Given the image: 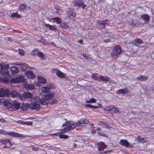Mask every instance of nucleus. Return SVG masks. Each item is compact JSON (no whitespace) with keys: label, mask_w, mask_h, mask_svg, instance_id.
Masks as SVG:
<instances>
[{"label":"nucleus","mask_w":154,"mask_h":154,"mask_svg":"<svg viewBox=\"0 0 154 154\" xmlns=\"http://www.w3.org/2000/svg\"><path fill=\"white\" fill-rule=\"evenodd\" d=\"M60 26L62 28H65V29H66L68 27L67 23H61Z\"/></svg>","instance_id":"37998d69"},{"label":"nucleus","mask_w":154,"mask_h":154,"mask_svg":"<svg viewBox=\"0 0 154 154\" xmlns=\"http://www.w3.org/2000/svg\"><path fill=\"white\" fill-rule=\"evenodd\" d=\"M129 91L128 88H125L119 90L117 91L116 93L117 94H122L128 93L129 92Z\"/></svg>","instance_id":"dca6fc26"},{"label":"nucleus","mask_w":154,"mask_h":154,"mask_svg":"<svg viewBox=\"0 0 154 154\" xmlns=\"http://www.w3.org/2000/svg\"><path fill=\"white\" fill-rule=\"evenodd\" d=\"M5 121L4 119L0 118V122H3Z\"/></svg>","instance_id":"338daca9"},{"label":"nucleus","mask_w":154,"mask_h":154,"mask_svg":"<svg viewBox=\"0 0 154 154\" xmlns=\"http://www.w3.org/2000/svg\"><path fill=\"white\" fill-rule=\"evenodd\" d=\"M0 134L5 135L6 134V132L3 129H1L0 130Z\"/></svg>","instance_id":"6e6d98bb"},{"label":"nucleus","mask_w":154,"mask_h":154,"mask_svg":"<svg viewBox=\"0 0 154 154\" xmlns=\"http://www.w3.org/2000/svg\"><path fill=\"white\" fill-rule=\"evenodd\" d=\"M9 65L8 64L5 65L3 68H4V70H8V69H9Z\"/></svg>","instance_id":"603ef678"},{"label":"nucleus","mask_w":154,"mask_h":154,"mask_svg":"<svg viewBox=\"0 0 154 154\" xmlns=\"http://www.w3.org/2000/svg\"><path fill=\"white\" fill-rule=\"evenodd\" d=\"M78 42L80 43L81 44H83V41L82 39H81L78 41Z\"/></svg>","instance_id":"69168bd1"},{"label":"nucleus","mask_w":154,"mask_h":154,"mask_svg":"<svg viewBox=\"0 0 154 154\" xmlns=\"http://www.w3.org/2000/svg\"><path fill=\"white\" fill-rule=\"evenodd\" d=\"M97 145L98 150L99 151L103 150L107 147V145L103 142H99L97 143Z\"/></svg>","instance_id":"f8f14e48"},{"label":"nucleus","mask_w":154,"mask_h":154,"mask_svg":"<svg viewBox=\"0 0 154 154\" xmlns=\"http://www.w3.org/2000/svg\"><path fill=\"white\" fill-rule=\"evenodd\" d=\"M100 79L102 81H105L107 82L109 81V77L107 76H103L101 75L99 77Z\"/></svg>","instance_id":"c756f323"},{"label":"nucleus","mask_w":154,"mask_h":154,"mask_svg":"<svg viewBox=\"0 0 154 154\" xmlns=\"http://www.w3.org/2000/svg\"><path fill=\"white\" fill-rule=\"evenodd\" d=\"M0 143L3 145H5L3 146L4 149L9 148L12 146L10 140L8 138L0 140Z\"/></svg>","instance_id":"39448f33"},{"label":"nucleus","mask_w":154,"mask_h":154,"mask_svg":"<svg viewBox=\"0 0 154 154\" xmlns=\"http://www.w3.org/2000/svg\"><path fill=\"white\" fill-rule=\"evenodd\" d=\"M92 106L90 104H85V106L86 108H92Z\"/></svg>","instance_id":"4d7b16f0"},{"label":"nucleus","mask_w":154,"mask_h":154,"mask_svg":"<svg viewBox=\"0 0 154 154\" xmlns=\"http://www.w3.org/2000/svg\"><path fill=\"white\" fill-rule=\"evenodd\" d=\"M7 134L15 137H22V135L20 134L15 132H8L7 133Z\"/></svg>","instance_id":"f3484780"},{"label":"nucleus","mask_w":154,"mask_h":154,"mask_svg":"<svg viewBox=\"0 0 154 154\" xmlns=\"http://www.w3.org/2000/svg\"><path fill=\"white\" fill-rule=\"evenodd\" d=\"M98 134L101 135L103 136V135L102 134V133L100 132H98L97 133Z\"/></svg>","instance_id":"774afa93"},{"label":"nucleus","mask_w":154,"mask_h":154,"mask_svg":"<svg viewBox=\"0 0 154 154\" xmlns=\"http://www.w3.org/2000/svg\"><path fill=\"white\" fill-rule=\"evenodd\" d=\"M68 137H69L68 135L64 134H60L59 135V137L60 138H62L64 139H67Z\"/></svg>","instance_id":"a18cd8bd"},{"label":"nucleus","mask_w":154,"mask_h":154,"mask_svg":"<svg viewBox=\"0 0 154 154\" xmlns=\"http://www.w3.org/2000/svg\"><path fill=\"white\" fill-rule=\"evenodd\" d=\"M0 81L2 82L7 83L8 82L9 79L7 77H2L0 78Z\"/></svg>","instance_id":"473e14b6"},{"label":"nucleus","mask_w":154,"mask_h":154,"mask_svg":"<svg viewBox=\"0 0 154 154\" xmlns=\"http://www.w3.org/2000/svg\"><path fill=\"white\" fill-rule=\"evenodd\" d=\"M11 17L19 18L21 17V15L18 14L17 12L13 13L10 16Z\"/></svg>","instance_id":"c85d7f7f"},{"label":"nucleus","mask_w":154,"mask_h":154,"mask_svg":"<svg viewBox=\"0 0 154 154\" xmlns=\"http://www.w3.org/2000/svg\"><path fill=\"white\" fill-rule=\"evenodd\" d=\"M54 94H46L44 95V98L41 99H43L47 103V105L49 103L48 101L51 100L52 98L54 97Z\"/></svg>","instance_id":"9d476101"},{"label":"nucleus","mask_w":154,"mask_h":154,"mask_svg":"<svg viewBox=\"0 0 154 154\" xmlns=\"http://www.w3.org/2000/svg\"><path fill=\"white\" fill-rule=\"evenodd\" d=\"M41 90L43 93H46L49 92L50 91V89L47 87L43 86L41 88Z\"/></svg>","instance_id":"393cba45"},{"label":"nucleus","mask_w":154,"mask_h":154,"mask_svg":"<svg viewBox=\"0 0 154 154\" xmlns=\"http://www.w3.org/2000/svg\"><path fill=\"white\" fill-rule=\"evenodd\" d=\"M99 106H93V105L92 106V108H94V109L98 108H99Z\"/></svg>","instance_id":"e2e57ef3"},{"label":"nucleus","mask_w":154,"mask_h":154,"mask_svg":"<svg viewBox=\"0 0 154 154\" xmlns=\"http://www.w3.org/2000/svg\"><path fill=\"white\" fill-rule=\"evenodd\" d=\"M0 73L2 75L9 76L10 75L8 70H4L3 66L1 64H0Z\"/></svg>","instance_id":"ddd939ff"},{"label":"nucleus","mask_w":154,"mask_h":154,"mask_svg":"<svg viewBox=\"0 0 154 154\" xmlns=\"http://www.w3.org/2000/svg\"><path fill=\"white\" fill-rule=\"evenodd\" d=\"M119 144L126 147H133V145L130 144L126 140L122 139L120 140Z\"/></svg>","instance_id":"1a4fd4ad"},{"label":"nucleus","mask_w":154,"mask_h":154,"mask_svg":"<svg viewBox=\"0 0 154 154\" xmlns=\"http://www.w3.org/2000/svg\"><path fill=\"white\" fill-rule=\"evenodd\" d=\"M45 26H46L50 30H52L56 31L57 29L53 25H51L49 24H45Z\"/></svg>","instance_id":"7c9ffc66"},{"label":"nucleus","mask_w":154,"mask_h":154,"mask_svg":"<svg viewBox=\"0 0 154 154\" xmlns=\"http://www.w3.org/2000/svg\"><path fill=\"white\" fill-rule=\"evenodd\" d=\"M91 133L93 134H95L96 133V130L95 129H93L91 131Z\"/></svg>","instance_id":"052dcab7"},{"label":"nucleus","mask_w":154,"mask_h":154,"mask_svg":"<svg viewBox=\"0 0 154 154\" xmlns=\"http://www.w3.org/2000/svg\"><path fill=\"white\" fill-rule=\"evenodd\" d=\"M88 122L87 121H85V120L84 119H81L79 120L78 123H77L78 124V126H79L81 125L82 124H88Z\"/></svg>","instance_id":"cd10ccee"},{"label":"nucleus","mask_w":154,"mask_h":154,"mask_svg":"<svg viewBox=\"0 0 154 154\" xmlns=\"http://www.w3.org/2000/svg\"><path fill=\"white\" fill-rule=\"evenodd\" d=\"M91 77L94 80H99V77L98 75V74L95 73L92 74Z\"/></svg>","instance_id":"58836bf2"},{"label":"nucleus","mask_w":154,"mask_h":154,"mask_svg":"<svg viewBox=\"0 0 154 154\" xmlns=\"http://www.w3.org/2000/svg\"><path fill=\"white\" fill-rule=\"evenodd\" d=\"M137 139L138 140V141L140 143H146L147 142V139L146 137H143L141 138V136L138 135L137 138H136V139Z\"/></svg>","instance_id":"5701e85b"},{"label":"nucleus","mask_w":154,"mask_h":154,"mask_svg":"<svg viewBox=\"0 0 154 154\" xmlns=\"http://www.w3.org/2000/svg\"><path fill=\"white\" fill-rule=\"evenodd\" d=\"M56 69L57 70V69ZM56 74L57 76L60 78H64L65 77L64 74L58 70H57V71L56 73Z\"/></svg>","instance_id":"bb28decb"},{"label":"nucleus","mask_w":154,"mask_h":154,"mask_svg":"<svg viewBox=\"0 0 154 154\" xmlns=\"http://www.w3.org/2000/svg\"><path fill=\"white\" fill-rule=\"evenodd\" d=\"M70 125L65 127L63 129H62V132L64 133L68 131H71L75 128L78 125L75 122L72 123Z\"/></svg>","instance_id":"423d86ee"},{"label":"nucleus","mask_w":154,"mask_h":154,"mask_svg":"<svg viewBox=\"0 0 154 154\" xmlns=\"http://www.w3.org/2000/svg\"><path fill=\"white\" fill-rule=\"evenodd\" d=\"M34 101L29 104L30 108L32 109H35L38 111L40 109V104L43 105H47V104L45 100L41 99V98L38 96L34 97Z\"/></svg>","instance_id":"f257e3e1"},{"label":"nucleus","mask_w":154,"mask_h":154,"mask_svg":"<svg viewBox=\"0 0 154 154\" xmlns=\"http://www.w3.org/2000/svg\"><path fill=\"white\" fill-rule=\"evenodd\" d=\"M25 79L22 75H19L16 77H14L10 80V82L11 84L23 82L25 81Z\"/></svg>","instance_id":"7ed1b4c3"},{"label":"nucleus","mask_w":154,"mask_h":154,"mask_svg":"<svg viewBox=\"0 0 154 154\" xmlns=\"http://www.w3.org/2000/svg\"><path fill=\"white\" fill-rule=\"evenodd\" d=\"M143 41L140 38H137L134 39L133 42L134 43V45L135 46H137V44L141 45L143 43Z\"/></svg>","instance_id":"4be33fe9"},{"label":"nucleus","mask_w":154,"mask_h":154,"mask_svg":"<svg viewBox=\"0 0 154 154\" xmlns=\"http://www.w3.org/2000/svg\"><path fill=\"white\" fill-rule=\"evenodd\" d=\"M19 54L21 56H23L24 54V52L23 50H20L19 51Z\"/></svg>","instance_id":"5fc2aeb1"},{"label":"nucleus","mask_w":154,"mask_h":154,"mask_svg":"<svg viewBox=\"0 0 154 154\" xmlns=\"http://www.w3.org/2000/svg\"><path fill=\"white\" fill-rule=\"evenodd\" d=\"M26 76L28 79H33L35 78V75L31 71H28L26 72Z\"/></svg>","instance_id":"2eb2a0df"},{"label":"nucleus","mask_w":154,"mask_h":154,"mask_svg":"<svg viewBox=\"0 0 154 154\" xmlns=\"http://www.w3.org/2000/svg\"><path fill=\"white\" fill-rule=\"evenodd\" d=\"M61 132H59V133H57L54 134H50V135H54V136H59V134L60 133H61Z\"/></svg>","instance_id":"13d9d810"},{"label":"nucleus","mask_w":154,"mask_h":154,"mask_svg":"<svg viewBox=\"0 0 154 154\" xmlns=\"http://www.w3.org/2000/svg\"><path fill=\"white\" fill-rule=\"evenodd\" d=\"M20 107V103L16 100H14L12 103V108L14 110L19 109Z\"/></svg>","instance_id":"9b49d317"},{"label":"nucleus","mask_w":154,"mask_h":154,"mask_svg":"<svg viewBox=\"0 0 154 154\" xmlns=\"http://www.w3.org/2000/svg\"><path fill=\"white\" fill-rule=\"evenodd\" d=\"M41 43L43 44H44L45 45L47 44V42L46 40L44 38L42 37L41 38Z\"/></svg>","instance_id":"09e8293b"},{"label":"nucleus","mask_w":154,"mask_h":154,"mask_svg":"<svg viewBox=\"0 0 154 154\" xmlns=\"http://www.w3.org/2000/svg\"><path fill=\"white\" fill-rule=\"evenodd\" d=\"M72 3L74 4V7H81L83 9H85L87 7V5L84 4L82 0H74Z\"/></svg>","instance_id":"20e7f679"},{"label":"nucleus","mask_w":154,"mask_h":154,"mask_svg":"<svg viewBox=\"0 0 154 154\" xmlns=\"http://www.w3.org/2000/svg\"><path fill=\"white\" fill-rule=\"evenodd\" d=\"M30 107V105L28 103H23L20 107L21 109L23 110H26Z\"/></svg>","instance_id":"6ab92c4d"},{"label":"nucleus","mask_w":154,"mask_h":154,"mask_svg":"<svg viewBox=\"0 0 154 154\" xmlns=\"http://www.w3.org/2000/svg\"><path fill=\"white\" fill-rule=\"evenodd\" d=\"M82 55L83 57H85L86 59H88L89 58L90 56L88 54H82Z\"/></svg>","instance_id":"3c124183"},{"label":"nucleus","mask_w":154,"mask_h":154,"mask_svg":"<svg viewBox=\"0 0 154 154\" xmlns=\"http://www.w3.org/2000/svg\"><path fill=\"white\" fill-rule=\"evenodd\" d=\"M103 124L104 123L103 122L100 121L99 122L98 125L103 127Z\"/></svg>","instance_id":"680f3d73"},{"label":"nucleus","mask_w":154,"mask_h":154,"mask_svg":"<svg viewBox=\"0 0 154 154\" xmlns=\"http://www.w3.org/2000/svg\"><path fill=\"white\" fill-rule=\"evenodd\" d=\"M11 70L13 73L15 74L17 73L19 71L18 68L16 66H13L11 67Z\"/></svg>","instance_id":"a878e982"},{"label":"nucleus","mask_w":154,"mask_h":154,"mask_svg":"<svg viewBox=\"0 0 154 154\" xmlns=\"http://www.w3.org/2000/svg\"><path fill=\"white\" fill-rule=\"evenodd\" d=\"M9 91L8 89H4L3 88L0 89V97H3L4 96L7 97L9 96Z\"/></svg>","instance_id":"6e6552de"},{"label":"nucleus","mask_w":154,"mask_h":154,"mask_svg":"<svg viewBox=\"0 0 154 154\" xmlns=\"http://www.w3.org/2000/svg\"><path fill=\"white\" fill-rule=\"evenodd\" d=\"M108 23V20L107 19L105 20H101L97 21V27L100 29H103L105 28V26Z\"/></svg>","instance_id":"0eeeda50"},{"label":"nucleus","mask_w":154,"mask_h":154,"mask_svg":"<svg viewBox=\"0 0 154 154\" xmlns=\"http://www.w3.org/2000/svg\"><path fill=\"white\" fill-rule=\"evenodd\" d=\"M38 82L42 84H45L46 82V79L42 76H39L38 77Z\"/></svg>","instance_id":"b1692460"},{"label":"nucleus","mask_w":154,"mask_h":154,"mask_svg":"<svg viewBox=\"0 0 154 154\" xmlns=\"http://www.w3.org/2000/svg\"><path fill=\"white\" fill-rule=\"evenodd\" d=\"M72 123V121H66L62 125V126L63 127H64L65 126H67L70 124H71V123Z\"/></svg>","instance_id":"49530a36"},{"label":"nucleus","mask_w":154,"mask_h":154,"mask_svg":"<svg viewBox=\"0 0 154 154\" xmlns=\"http://www.w3.org/2000/svg\"><path fill=\"white\" fill-rule=\"evenodd\" d=\"M23 96L24 98L28 99L32 98V95L30 92H25L23 94Z\"/></svg>","instance_id":"412c9836"},{"label":"nucleus","mask_w":154,"mask_h":154,"mask_svg":"<svg viewBox=\"0 0 154 154\" xmlns=\"http://www.w3.org/2000/svg\"><path fill=\"white\" fill-rule=\"evenodd\" d=\"M122 53V50L121 46L119 45H116L112 49L111 56L112 58L116 59Z\"/></svg>","instance_id":"f03ea898"},{"label":"nucleus","mask_w":154,"mask_h":154,"mask_svg":"<svg viewBox=\"0 0 154 154\" xmlns=\"http://www.w3.org/2000/svg\"><path fill=\"white\" fill-rule=\"evenodd\" d=\"M39 52L38 49L37 48H35L32 51L31 53L33 56H37Z\"/></svg>","instance_id":"f704fd0d"},{"label":"nucleus","mask_w":154,"mask_h":154,"mask_svg":"<svg viewBox=\"0 0 154 154\" xmlns=\"http://www.w3.org/2000/svg\"><path fill=\"white\" fill-rule=\"evenodd\" d=\"M103 128H106L107 129H109L111 127H110L109 125L106 123H104L102 127Z\"/></svg>","instance_id":"8fccbe9b"},{"label":"nucleus","mask_w":154,"mask_h":154,"mask_svg":"<svg viewBox=\"0 0 154 154\" xmlns=\"http://www.w3.org/2000/svg\"><path fill=\"white\" fill-rule=\"evenodd\" d=\"M141 18L146 22H149L150 21V17L148 14H143L141 16Z\"/></svg>","instance_id":"a211bd4d"},{"label":"nucleus","mask_w":154,"mask_h":154,"mask_svg":"<svg viewBox=\"0 0 154 154\" xmlns=\"http://www.w3.org/2000/svg\"><path fill=\"white\" fill-rule=\"evenodd\" d=\"M137 78L138 79H142L145 81L147 79L148 77L145 75H140L137 77Z\"/></svg>","instance_id":"2f4dec72"},{"label":"nucleus","mask_w":154,"mask_h":154,"mask_svg":"<svg viewBox=\"0 0 154 154\" xmlns=\"http://www.w3.org/2000/svg\"><path fill=\"white\" fill-rule=\"evenodd\" d=\"M26 4H21L19 6V9L21 11H23L26 9Z\"/></svg>","instance_id":"ea45409f"},{"label":"nucleus","mask_w":154,"mask_h":154,"mask_svg":"<svg viewBox=\"0 0 154 154\" xmlns=\"http://www.w3.org/2000/svg\"><path fill=\"white\" fill-rule=\"evenodd\" d=\"M68 17L72 16L73 17H75L76 14L74 10L71 8H69L66 13Z\"/></svg>","instance_id":"4468645a"},{"label":"nucleus","mask_w":154,"mask_h":154,"mask_svg":"<svg viewBox=\"0 0 154 154\" xmlns=\"http://www.w3.org/2000/svg\"><path fill=\"white\" fill-rule=\"evenodd\" d=\"M11 97L15 98L19 96L18 93L14 90L12 91L11 92H9V95Z\"/></svg>","instance_id":"aec40b11"},{"label":"nucleus","mask_w":154,"mask_h":154,"mask_svg":"<svg viewBox=\"0 0 154 154\" xmlns=\"http://www.w3.org/2000/svg\"><path fill=\"white\" fill-rule=\"evenodd\" d=\"M26 88L27 89H29L31 90H33L35 89L34 85L32 84L27 85H26Z\"/></svg>","instance_id":"4c0bfd02"},{"label":"nucleus","mask_w":154,"mask_h":154,"mask_svg":"<svg viewBox=\"0 0 154 154\" xmlns=\"http://www.w3.org/2000/svg\"><path fill=\"white\" fill-rule=\"evenodd\" d=\"M109 41H110V39L109 38H107V39H105L104 40V42H109Z\"/></svg>","instance_id":"0e129e2a"},{"label":"nucleus","mask_w":154,"mask_h":154,"mask_svg":"<svg viewBox=\"0 0 154 154\" xmlns=\"http://www.w3.org/2000/svg\"><path fill=\"white\" fill-rule=\"evenodd\" d=\"M86 103H94L96 102V100L94 98H91L89 100H87L86 101Z\"/></svg>","instance_id":"79ce46f5"},{"label":"nucleus","mask_w":154,"mask_h":154,"mask_svg":"<svg viewBox=\"0 0 154 154\" xmlns=\"http://www.w3.org/2000/svg\"><path fill=\"white\" fill-rule=\"evenodd\" d=\"M53 20L55 21L57 24L61 23V19L58 17H55L53 18Z\"/></svg>","instance_id":"c9c22d12"},{"label":"nucleus","mask_w":154,"mask_h":154,"mask_svg":"<svg viewBox=\"0 0 154 154\" xmlns=\"http://www.w3.org/2000/svg\"><path fill=\"white\" fill-rule=\"evenodd\" d=\"M25 125H31L32 124V122H25Z\"/></svg>","instance_id":"864d4df0"},{"label":"nucleus","mask_w":154,"mask_h":154,"mask_svg":"<svg viewBox=\"0 0 154 154\" xmlns=\"http://www.w3.org/2000/svg\"><path fill=\"white\" fill-rule=\"evenodd\" d=\"M3 102L4 105L8 108H10L11 107H12V104H11V103L6 100L3 101Z\"/></svg>","instance_id":"72a5a7b5"},{"label":"nucleus","mask_w":154,"mask_h":154,"mask_svg":"<svg viewBox=\"0 0 154 154\" xmlns=\"http://www.w3.org/2000/svg\"><path fill=\"white\" fill-rule=\"evenodd\" d=\"M32 149L33 151H37L38 150V149L37 147H32Z\"/></svg>","instance_id":"bf43d9fd"},{"label":"nucleus","mask_w":154,"mask_h":154,"mask_svg":"<svg viewBox=\"0 0 154 154\" xmlns=\"http://www.w3.org/2000/svg\"><path fill=\"white\" fill-rule=\"evenodd\" d=\"M57 101V100L56 99H53L51 101L49 102V103L50 105H53L56 103Z\"/></svg>","instance_id":"de8ad7c7"},{"label":"nucleus","mask_w":154,"mask_h":154,"mask_svg":"<svg viewBox=\"0 0 154 154\" xmlns=\"http://www.w3.org/2000/svg\"><path fill=\"white\" fill-rule=\"evenodd\" d=\"M37 56L40 58L41 59H43L44 58V54L42 52H39Z\"/></svg>","instance_id":"c03bdc74"},{"label":"nucleus","mask_w":154,"mask_h":154,"mask_svg":"<svg viewBox=\"0 0 154 154\" xmlns=\"http://www.w3.org/2000/svg\"><path fill=\"white\" fill-rule=\"evenodd\" d=\"M111 111L116 113L119 112V110L118 108L114 106H113V108L112 109V110Z\"/></svg>","instance_id":"a19ab883"},{"label":"nucleus","mask_w":154,"mask_h":154,"mask_svg":"<svg viewBox=\"0 0 154 154\" xmlns=\"http://www.w3.org/2000/svg\"><path fill=\"white\" fill-rule=\"evenodd\" d=\"M113 108V105H110L109 106H106L104 108L105 110L106 111H112V109Z\"/></svg>","instance_id":"e433bc0d"}]
</instances>
